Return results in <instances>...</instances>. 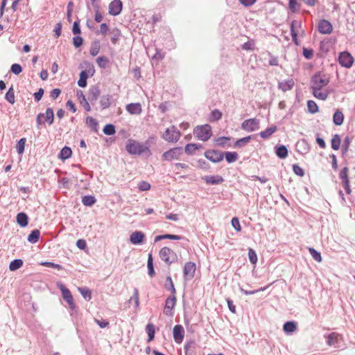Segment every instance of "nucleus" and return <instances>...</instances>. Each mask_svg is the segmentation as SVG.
<instances>
[{"label": "nucleus", "instance_id": "39", "mask_svg": "<svg viewBox=\"0 0 355 355\" xmlns=\"http://www.w3.org/2000/svg\"><path fill=\"white\" fill-rule=\"evenodd\" d=\"M225 157L228 163H232L238 159L239 155L236 152H227L225 154Z\"/></svg>", "mask_w": 355, "mask_h": 355}, {"label": "nucleus", "instance_id": "3", "mask_svg": "<svg viewBox=\"0 0 355 355\" xmlns=\"http://www.w3.org/2000/svg\"><path fill=\"white\" fill-rule=\"evenodd\" d=\"M159 258L168 266L178 261L177 254L168 247H163L159 252Z\"/></svg>", "mask_w": 355, "mask_h": 355}, {"label": "nucleus", "instance_id": "52", "mask_svg": "<svg viewBox=\"0 0 355 355\" xmlns=\"http://www.w3.org/2000/svg\"><path fill=\"white\" fill-rule=\"evenodd\" d=\"M96 62L101 68H105L109 62V60L105 56H101L96 59Z\"/></svg>", "mask_w": 355, "mask_h": 355}, {"label": "nucleus", "instance_id": "11", "mask_svg": "<svg viewBox=\"0 0 355 355\" xmlns=\"http://www.w3.org/2000/svg\"><path fill=\"white\" fill-rule=\"evenodd\" d=\"M177 302L175 295L171 294L169 295L165 301L164 305V313L166 315H173V309H174Z\"/></svg>", "mask_w": 355, "mask_h": 355}, {"label": "nucleus", "instance_id": "2", "mask_svg": "<svg viewBox=\"0 0 355 355\" xmlns=\"http://www.w3.org/2000/svg\"><path fill=\"white\" fill-rule=\"evenodd\" d=\"M193 135L198 139L207 141L212 136L211 127L208 124L197 126L193 130Z\"/></svg>", "mask_w": 355, "mask_h": 355}, {"label": "nucleus", "instance_id": "22", "mask_svg": "<svg viewBox=\"0 0 355 355\" xmlns=\"http://www.w3.org/2000/svg\"><path fill=\"white\" fill-rule=\"evenodd\" d=\"M147 268H148V274L150 277H153L155 275V271L154 268L153 264V257L152 253H149L148 255L147 260Z\"/></svg>", "mask_w": 355, "mask_h": 355}, {"label": "nucleus", "instance_id": "16", "mask_svg": "<svg viewBox=\"0 0 355 355\" xmlns=\"http://www.w3.org/2000/svg\"><path fill=\"white\" fill-rule=\"evenodd\" d=\"M173 335L174 340L176 343H181L184 337V330L182 325L176 324L173 329Z\"/></svg>", "mask_w": 355, "mask_h": 355}, {"label": "nucleus", "instance_id": "33", "mask_svg": "<svg viewBox=\"0 0 355 355\" xmlns=\"http://www.w3.org/2000/svg\"><path fill=\"white\" fill-rule=\"evenodd\" d=\"M294 85V83L292 80L288 81H283L279 83V88L284 92L291 90Z\"/></svg>", "mask_w": 355, "mask_h": 355}, {"label": "nucleus", "instance_id": "31", "mask_svg": "<svg viewBox=\"0 0 355 355\" xmlns=\"http://www.w3.org/2000/svg\"><path fill=\"white\" fill-rule=\"evenodd\" d=\"M165 288L171 291V294L175 295L176 290L171 276H167L166 278Z\"/></svg>", "mask_w": 355, "mask_h": 355}, {"label": "nucleus", "instance_id": "57", "mask_svg": "<svg viewBox=\"0 0 355 355\" xmlns=\"http://www.w3.org/2000/svg\"><path fill=\"white\" fill-rule=\"evenodd\" d=\"M293 171L294 173L300 176V177H303L304 175V170L300 166H298L297 164H294L293 166Z\"/></svg>", "mask_w": 355, "mask_h": 355}, {"label": "nucleus", "instance_id": "51", "mask_svg": "<svg viewBox=\"0 0 355 355\" xmlns=\"http://www.w3.org/2000/svg\"><path fill=\"white\" fill-rule=\"evenodd\" d=\"M269 286H265V287H261L257 290H254V291H247V290H244L242 287H240L239 288V290L241 291V292L242 293H243L244 295H253V294H255L259 291H265L268 287Z\"/></svg>", "mask_w": 355, "mask_h": 355}, {"label": "nucleus", "instance_id": "38", "mask_svg": "<svg viewBox=\"0 0 355 355\" xmlns=\"http://www.w3.org/2000/svg\"><path fill=\"white\" fill-rule=\"evenodd\" d=\"M132 301L135 303V309H137L139 306V290L137 288H134L133 295L128 300V302L131 303Z\"/></svg>", "mask_w": 355, "mask_h": 355}, {"label": "nucleus", "instance_id": "23", "mask_svg": "<svg viewBox=\"0 0 355 355\" xmlns=\"http://www.w3.org/2000/svg\"><path fill=\"white\" fill-rule=\"evenodd\" d=\"M277 130L276 125H272L265 130L260 132L259 135L262 139H268L273 133Z\"/></svg>", "mask_w": 355, "mask_h": 355}, {"label": "nucleus", "instance_id": "29", "mask_svg": "<svg viewBox=\"0 0 355 355\" xmlns=\"http://www.w3.org/2000/svg\"><path fill=\"white\" fill-rule=\"evenodd\" d=\"M344 121V115L340 110H337L333 116V121L336 125H340Z\"/></svg>", "mask_w": 355, "mask_h": 355}, {"label": "nucleus", "instance_id": "19", "mask_svg": "<svg viewBox=\"0 0 355 355\" xmlns=\"http://www.w3.org/2000/svg\"><path fill=\"white\" fill-rule=\"evenodd\" d=\"M125 109L130 114H140L142 111L141 105L139 103L128 104Z\"/></svg>", "mask_w": 355, "mask_h": 355}, {"label": "nucleus", "instance_id": "25", "mask_svg": "<svg viewBox=\"0 0 355 355\" xmlns=\"http://www.w3.org/2000/svg\"><path fill=\"white\" fill-rule=\"evenodd\" d=\"M40 236V232L37 229H35L28 236L27 240L31 243H35L38 241Z\"/></svg>", "mask_w": 355, "mask_h": 355}, {"label": "nucleus", "instance_id": "4", "mask_svg": "<svg viewBox=\"0 0 355 355\" xmlns=\"http://www.w3.org/2000/svg\"><path fill=\"white\" fill-rule=\"evenodd\" d=\"M126 150L132 155H140L149 152V148L135 140L130 139L125 146Z\"/></svg>", "mask_w": 355, "mask_h": 355}, {"label": "nucleus", "instance_id": "9", "mask_svg": "<svg viewBox=\"0 0 355 355\" xmlns=\"http://www.w3.org/2000/svg\"><path fill=\"white\" fill-rule=\"evenodd\" d=\"M291 33L293 41L296 45H299L298 36L302 34L303 31L301 29L300 24L297 21L294 20L291 22Z\"/></svg>", "mask_w": 355, "mask_h": 355}, {"label": "nucleus", "instance_id": "13", "mask_svg": "<svg viewBox=\"0 0 355 355\" xmlns=\"http://www.w3.org/2000/svg\"><path fill=\"white\" fill-rule=\"evenodd\" d=\"M318 30L321 34L329 35L333 31V26L328 20L321 19L318 22Z\"/></svg>", "mask_w": 355, "mask_h": 355}, {"label": "nucleus", "instance_id": "53", "mask_svg": "<svg viewBox=\"0 0 355 355\" xmlns=\"http://www.w3.org/2000/svg\"><path fill=\"white\" fill-rule=\"evenodd\" d=\"M100 51V44L99 42H94L90 49L89 53L92 56H96Z\"/></svg>", "mask_w": 355, "mask_h": 355}, {"label": "nucleus", "instance_id": "60", "mask_svg": "<svg viewBox=\"0 0 355 355\" xmlns=\"http://www.w3.org/2000/svg\"><path fill=\"white\" fill-rule=\"evenodd\" d=\"M10 70H11V71L13 73L17 75V74H19L21 72L22 68H21V67L19 64H13L11 66Z\"/></svg>", "mask_w": 355, "mask_h": 355}, {"label": "nucleus", "instance_id": "59", "mask_svg": "<svg viewBox=\"0 0 355 355\" xmlns=\"http://www.w3.org/2000/svg\"><path fill=\"white\" fill-rule=\"evenodd\" d=\"M46 268H53L58 270H61L63 269V267L58 263H54L51 261H46Z\"/></svg>", "mask_w": 355, "mask_h": 355}, {"label": "nucleus", "instance_id": "8", "mask_svg": "<svg viewBox=\"0 0 355 355\" xmlns=\"http://www.w3.org/2000/svg\"><path fill=\"white\" fill-rule=\"evenodd\" d=\"M145 241L146 235L141 231L136 230L130 235L129 241L132 245H142L145 243Z\"/></svg>", "mask_w": 355, "mask_h": 355}, {"label": "nucleus", "instance_id": "62", "mask_svg": "<svg viewBox=\"0 0 355 355\" xmlns=\"http://www.w3.org/2000/svg\"><path fill=\"white\" fill-rule=\"evenodd\" d=\"M76 246L80 250H84L87 248V243H86L85 240L80 239L76 241Z\"/></svg>", "mask_w": 355, "mask_h": 355}, {"label": "nucleus", "instance_id": "48", "mask_svg": "<svg viewBox=\"0 0 355 355\" xmlns=\"http://www.w3.org/2000/svg\"><path fill=\"white\" fill-rule=\"evenodd\" d=\"M103 133L106 135H113L115 132V128L112 124H107L103 129Z\"/></svg>", "mask_w": 355, "mask_h": 355}, {"label": "nucleus", "instance_id": "63", "mask_svg": "<svg viewBox=\"0 0 355 355\" xmlns=\"http://www.w3.org/2000/svg\"><path fill=\"white\" fill-rule=\"evenodd\" d=\"M303 55L307 59L312 58L313 55V51L311 49H303Z\"/></svg>", "mask_w": 355, "mask_h": 355}, {"label": "nucleus", "instance_id": "7", "mask_svg": "<svg viewBox=\"0 0 355 355\" xmlns=\"http://www.w3.org/2000/svg\"><path fill=\"white\" fill-rule=\"evenodd\" d=\"M259 120L255 118L245 120L241 128L247 132H253L259 129Z\"/></svg>", "mask_w": 355, "mask_h": 355}, {"label": "nucleus", "instance_id": "54", "mask_svg": "<svg viewBox=\"0 0 355 355\" xmlns=\"http://www.w3.org/2000/svg\"><path fill=\"white\" fill-rule=\"evenodd\" d=\"M54 114L52 109H47L46 110V121L49 124H51L53 122Z\"/></svg>", "mask_w": 355, "mask_h": 355}, {"label": "nucleus", "instance_id": "34", "mask_svg": "<svg viewBox=\"0 0 355 355\" xmlns=\"http://www.w3.org/2000/svg\"><path fill=\"white\" fill-rule=\"evenodd\" d=\"M340 143L341 140L340 136L337 134L334 135L331 140V148L335 150H338L340 148Z\"/></svg>", "mask_w": 355, "mask_h": 355}, {"label": "nucleus", "instance_id": "1", "mask_svg": "<svg viewBox=\"0 0 355 355\" xmlns=\"http://www.w3.org/2000/svg\"><path fill=\"white\" fill-rule=\"evenodd\" d=\"M329 83V78L326 74L322 72L315 73L311 80V88L314 97L322 101L326 100L329 96V92L323 89V87Z\"/></svg>", "mask_w": 355, "mask_h": 355}, {"label": "nucleus", "instance_id": "5", "mask_svg": "<svg viewBox=\"0 0 355 355\" xmlns=\"http://www.w3.org/2000/svg\"><path fill=\"white\" fill-rule=\"evenodd\" d=\"M196 265L194 262L187 261L183 268V277L185 280L189 281L195 276Z\"/></svg>", "mask_w": 355, "mask_h": 355}, {"label": "nucleus", "instance_id": "24", "mask_svg": "<svg viewBox=\"0 0 355 355\" xmlns=\"http://www.w3.org/2000/svg\"><path fill=\"white\" fill-rule=\"evenodd\" d=\"M146 331L148 334L147 342L149 343V342L152 341L153 340H154V338H155V329L154 324L152 323H148L146 326Z\"/></svg>", "mask_w": 355, "mask_h": 355}, {"label": "nucleus", "instance_id": "56", "mask_svg": "<svg viewBox=\"0 0 355 355\" xmlns=\"http://www.w3.org/2000/svg\"><path fill=\"white\" fill-rule=\"evenodd\" d=\"M138 187L140 191H146L150 189V184L148 182L142 181L139 183Z\"/></svg>", "mask_w": 355, "mask_h": 355}, {"label": "nucleus", "instance_id": "43", "mask_svg": "<svg viewBox=\"0 0 355 355\" xmlns=\"http://www.w3.org/2000/svg\"><path fill=\"white\" fill-rule=\"evenodd\" d=\"M288 8L292 12L295 13L299 11L300 4L298 3L297 0H289Z\"/></svg>", "mask_w": 355, "mask_h": 355}, {"label": "nucleus", "instance_id": "42", "mask_svg": "<svg viewBox=\"0 0 355 355\" xmlns=\"http://www.w3.org/2000/svg\"><path fill=\"white\" fill-rule=\"evenodd\" d=\"M309 251L313 259L318 262H321L322 261V255L320 252L316 250L313 248H309Z\"/></svg>", "mask_w": 355, "mask_h": 355}, {"label": "nucleus", "instance_id": "27", "mask_svg": "<svg viewBox=\"0 0 355 355\" xmlns=\"http://www.w3.org/2000/svg\"><path fill=\"white\" fill-rule=\"evenodd\" d=\"M86 123L92 131L95 132L98 131V123L96 119L88 116L86 119Z\"/></svg>", "mask_w": 355, "mask_h": 355}, {"label": "nucleus", "instance_id": "35", "mask_svg": "<svg viewBox=\"0 0 355 355\" xmlns=\"http://www.w3.org/2000/svg\"><path fill=\"white\" fill-rule=\"evenodd\" d=\"M205 182L207 184H216L222 183L223 182V179L220 176H207L205 178Z\"/></svg>", "mask_w": 355, "mask_h": 355}, {"label": "nucleus", "instance_id": "26", "mask_svg": "<svg viewBox=\"0 0 355 355\" xmlns=\"http://www.w3.org/2000/svg\"><path fill=\"white\" fill-rule=\"evenodd\" d=\"M24 261L21 259H15L10 261L9 264V270L10 271H15L22 267Z\"/></svg>", "mask_w": 355, "mask_h": 355}, {"label": "nucleus", "instance_id": "30", "mask_svg": "<svg viewBox=\"0 0 355 355\" xmlns=\"http://www.w3.org/2000/svg\"><path fill=\"white\" fill-rule=\"evenodd\" d=\"M200 145L196 144H189L185 146L184 150L187 155L194 154L200 148Z\"/></svg>", "mask_w": 355, "mask_h": 355}, {"label": "nucleus", "instance_id": "28", "mask_svg": "<svg viewBox=\"0 0 355 355\" xmlns=\"http://www.w3.org/2000/svg\"><path fill=\"white\" fill-rule=\"evenodd\" d=\"M349 168L345 166L339 173V178L342 180L343 184L349 182Z\"/></svg>", "mask_w": 355, "mask_h": 355}, {"label": "nucleus", "instance_id": "10", "mask_svg": "<svg viewBox=\"0 0 355 355\" xmlns=\"http://www.w3.org/2000/svg\"><path fill=\"white\" fill-rule=\"evenodd\" d=\"M180 134L174 128H167L163 134V138L168 142L174 143L178 141Z\"/></svg>", "mask_w": 355, "mask_h": 355}, {"label": "nucleus", "instance_id": "6", "mask_svg": "<svg viewBox=\"0 0 355 355\" xmlns=\"http://www.w3.org/2000/svg\"><path fill=\"white\" fill-rule=\"evenodd\" d=\"M182 155V149L180 147H175L165 152L162 155V159L165 161H172L178 159Z\"/></svg>", "mask_w": 355, "mask_h": 355}, {"label": "nucleus", "instance_id": "61", "mask_svg": "<svg viewBox=\"0 0 355 355\" xmlns=\"http://www.w3.org/2000/svg\"><path fill=\"white\" fill-rule=\"evenodd\" d=\"M83 40L80 36H76L73 38V44L76 48L80 47L83 44Z\"/></svg>", "mask_w": 355, "mask_h": 355}, {"label": "nucleus", "instance_id": "49", "mask_svg": "<svg viewBox=\"0 0 355 355\" xmlns=\"http://www.w3.org/2000/svg\"><path fill=\"white\" fill-rule=\"evenodd\" d=\"M308 110L311 113L315 114L318 111V107L315 101L309 100L307 102Z\"/></svg>", "mask_w": 355, "mask_h": 355}, {"label": "nucleus", "instance_id": "64", "mask_svg": "<svg viewBox=\"0 0 355 355\" xmlns=\"http://www.w3.org/2000/svg\"><path fill=\"white\" fill-rule=\"evenodd\" d=\"M100 95V90L98 88H92L89 91V96L92 99H96Z\"/></svg>", "mask_w": 355, "mask_h": 355}, {"label": "nucleus", "instance_id": "37", "mask_svg": "<svg viewBox=\"0 0 355 355\" xmlns=\"http://www.w3.org/2000/svg\"><path fill=\"white\" fill-rule=\"evenodd\" d=\"M72 151L69 147H64L60 153V158L64 160L69 158L71 156Z\"/></svg>", "mask_w": 355, "mask_h": 355}, {"label": "nucleus", "instance_id": "46", "mask_svg": "<svg viewBox=\"0 0 355 355\" xmlns=\"http://www.w3.org/2000/svg\"><path fill=\"white\" fill-rule=\"evenodd\" d=\"M26 141V138H21L19 139V141L17 144L16 148H17V153L19 155L22 154L24 151Z\"/></svg>", "mask_w": 355, "mask_h": 355}, {"label": "nucleus", "instance_id": "15", "mask_svg": "<svg viewBox=\"0 0 355 355\" xmlns=\"http://www.w3.org/2000/svg\"><path fill=\"white\" fill-rule=\"evenodd\" d=\"M205 157L213 162H219L223 159V155L221 152L214 150H209L205 153Z\"/></svg>", "mask_w": 355, "mask_h": 355}, {"label": "nucleus", "instance_id": "18", "mask_svg": "<svg viewBox=\"0 0 355 355\" xmlns=\"http://www.w3.org/2000/svg\"><path fill=\"white\" fill-rule=\"evenodd\" d=\"M183 237L180 235H175V234H160L157 235L154 239V243H156L164 239H171V240H175L179 241L182 239Z\"/></svg>", "mask_w": 355, "mask_h": 355}, {"label": "nucleus", "instance_id": "12", "mask_svg": "<svg viewBox=\"0 0 355 355\" xmlns=\"http://www.w3.org/2000/svg\"><path fill=\"white\" fill-rule=\"evenodd\" d=\"M338 61L343 67L349 68L353 64L354 58L349 53L344 51L340 53Z\"/></svg>", "mask_w": 355, "mask_h": 355}, {"label": "nucleus", "instance_id": "41", "mask_svg": "<svg viewBox=\"0 0 355 355\" xmlns=\"http://www.w3.org/2000/svg\"><path fill=\"white\" fill-rule=\"evenodd\" d=\"M277 155L282 159H284L288 155V150L285 146H281L276 149Z\"/></svg>", "mask_w": 355, "mask_h": 355}, {"label": "nucleus", "instance_id": "50", "mask_svg": "<svg viewBox=\"0 0 355 355\" xmlns=\"http://www.w3.org/2000/svg\"><path fill=\"white\" fill-rule=\"evenodd\" d=\"M221 117H222L221 112L219 111L218 110H214L211 113L209 121L211 122L216 121L219 120Z\"/></svg>", "mask_w": 355, "mask_h": 355}, {"label": "nucleus", "instance_id": "17", "mask_svg": "<svg viewBox=\"0 0 355 355\" xmlns=\"http://www.w3.org/2000/svg\"><path fill=\"white\" fill-rule=\"evenodd\" d=\"M58 287L60 288L62 298L64 301L68 302H71L72 300H73L72 294L69 288H67L62 283L58 282L57 283Z\"/></svg>", "mask_w": 355, "mask_h": 355}, {"label": "nucleus", "instance_id": "20", "mask_svg": "<svg viewBox=\"0 0 355 355\" xmlns=\"http://www.w3.org/2000/svg\"><path fill=\"white\" fill-rule=\"evenodd\" d=\"M327 338V345L329 346H332L337 344L339 339H342V336L338 333L332 332L328 334Z\"/></svg>", "mask_w": 355, "mask_h": 355}, {"label": "nucleus", "instance_id": "58", "mask_svg": "<svg viewBox=\"0 0 355 355\" xmlns=\"http://www.w3.org/2000/svg\"><path fill=\"white\" fill-rule=\"evenodd\" d=\"M112 34H113V36L111 39V41L112 44H115L116 42L119 40L120 36V31L118 29H114L112 31Z\"/></svg>", "mask_w": 355, "mask_h": 355}, {"label": "nucleus", "instance_id": "14", "mask_svg": "<svg viewBox=\"0 0 355 355\" xmlns=\"http://www.w3.org/2000/svg\"><path fill=\"white\" fill-rule=\"evenodd\" d=\"M123 3L121 0H114L109 4V14L116 16L121 13Z\"/></svg>", "mask_w": 355, "mask_h": 355}, {"label": "nucleus", "instance_id": "40", "mask_svg": "<svg viewBox=\"0 0 355 355\" xmlns=\"http://www.w3.org/2000/svg\"><path fill=\"white\" fill-rule=\"evenodd\" d=\"M5 98L11 104H14L15 102V92L12 87H10L8 91L6 92Z\"/></svg>", "mask_w": 355, "mask_h": 355}, {"label": "nucleus", "instance_id": "44", "mask_svg": "<svg viewBox=\"0 0 355 355\" xmlns=\"http://www.w3.org/2000/svg\"><path fill=\"white\" fill-rule=\"evenodd\" d=\"M82 202L85 206H92L96 202V199L93 196H85L82 198Z\"/></svg>", "mask_w": 355, "mask_h": 355}, {"label": "nucleus", "instance_id": "32", "mask_svg": "<svg viewBox=\"0 0 355 355\" xmlns=\"http://www.w3.org/2000/svg\"><path fill=\"white\" fill-rule=\"evenodd\" d=\"M78 291L80 293L83 297L87 300L89 301L92 299V292L91 290L87 287H79Z\"/></svg>", "mask_w": 355, "mask_h": 355}, {"label": "nucleus", "instance_id": "36", "mask_svg": "<svg viewBox=\"0 0 355 355\" xmlns=\"http://www.w3.org/2000/svg\"><path fill=\"white\" fill-rule=\"evenodd\" d=\"M88 78V74L86 71H82L80 73V78L78 81V86L81 87H85L87 85V79Z\"/></svg>", "mask_w": 355, "mask_h": 355}, {"label": "nucleus", "instance_id": "47", "mask_svg": "<svg viewBox=\"0 0 355 355\" xmlns=\"http://www.w3.org/2000/svg\"><path fill=\"white\" fill-rule=\"evenodd\" d=\"M248 254L250 263L252 264H256L257 262V255L255 250L252 248H249Z\"/></svg>", "mask_w": 355, "mask_h": 355}, {"label": "nucleus", "instance_id": "45", "mask_svg": "<svg viewBox=\"0 0 355 355\" xmlns=\"http://www.w3.org/2000/svg\"><path fill=\"white\" fill-rule=\"evenodd\" d=\"M251 140V137L248 136L242 139H238L234 144V147L240 148L247 144Z\"/></svg>", "mask_w": 355, "mask_h": 355}, {"label": "nucleus", "instance_id": "55", "mask_svg": "<svg viewBox=\"0 0 355 355\" xmlns=\"http://www.w3.org/2000/svg\"><path fill=\"white\" fill-rule=\"evenodd\" d=\"M254 40H250L247 42H245L242 45V49L246 50V51H252L254 49Z\"/></svg>", "mask_w": 355, "mask_h": 355}, {"label": "nucleus", "instance_id": "21", "mask_svg": "<svg viewBox=\"0 0 355 355\" xmlns=\"http://www.w3.org/2000/svg\"><path fill=\"white\" fill-rule=\"evenodd\" d=\"M297 329V322L295 321H287L283 325V330L287 334L293 333Z\"/></svg>", "mask_w": 355, "mask_h": 355}]
</instances>
